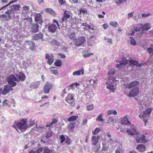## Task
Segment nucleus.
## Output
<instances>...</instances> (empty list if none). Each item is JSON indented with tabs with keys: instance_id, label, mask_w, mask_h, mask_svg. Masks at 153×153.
<instances>
[{
	"instance_id": "obj_24",
	"label": "nucleus",
	"mask_w": 153,
	"mask_h": 153,
	"mask_svg": "<svg viewBox=\"0 0 153 153\" xmlns=\"http://www.w3.org/2000/svg\"><path fill=\"white\" fill-rule=\"evenodd\" d=\"M121 123L122 125H128L131 124V123L128 120L127 115H126L121 119Z\"/></svg>"
},
{
	"instance_id": "obj_16",
	"label": "nucleus",
	"mask_w": 153,
	"mask_h": 153,
	"mask_svg": "<svg viewBox=\"0 0 153 153\" xmlns=\"http://www.w3.org/2000/svg\"><path fill=\"white\" fill-rule=\"evenodd\" d=\"M74 97L73 94H69L66 97L65 100L69 103H72L74 101Z\"/></svg>"
},
{
	"instance_id": "obj_23",
	"label": "nucleus",
	"mask_w": 153,
	"mask_h": 153,
	"mask_svg": "<svg viewBox=\"0 0 153 153\" xmlns=\"http://www.w3.org/2000/svg\"><path fill=\"white\" fill-rule=\"evenodd\" d=\"M139 82L138 81H133L129 84H128L126 85V87L128 88H131L134 86L139 85Z\"/></svg>"
},
{
	"instance_id": "obj_56",
	"label": "nucleus",
	"mask_w": 153,
	"mask_h": 153,
	"mask_svg": "<svg viewBox=\"0 0 153 153\" xmlns=\"http://www.w3.org/2000/svg\"><path fill=\"white\" fill-rule=\"evenodd\" d=\"M52 134V132L51 131H48L47 133L46 137L47 138L50 137Z\"/></svg>"
},
{
	"instance_id": "obj_17",
	"label": "nucleus",
	"mask_w": 153,
	"mask_h": 153,
	"mask_svg": "<svg viewBox=\"0 0 153 153\" xmlns=\"http://www.w3.org/2000/svg\"><path fill=\"white\" fill-rule=\"evenodd\" d=\"M39 26L37 24L33 23L31 25V31L32 32L36 33L38 32V28Z\"/></svg>"
},
{
	"instance_id": "obj_10",
	"label": "nucleus",
	"mask_w": 153,
	"mask_h": 153,
	"mask_svg": "<svg viewBox=\"0 0 153 153\" xmlns=\"http://www.w3.org/2000/svg\"><path fill=\"white\" fill-rule=\"evenodd\" d=\"M24 45L25 47H26L28 45L30 46V49L32 50H33V48L35 46V44L34 42L32 40H27L25 41V42Z\"/></svg>"
},
{
	"instance_id": "obj_52",
	"label": "nucleus",
	"mask_w": 153,
	"mask_h": 153,
	"mask_svg": "<svg viewBox=\"0 0 153 153\" xmlns=\"http://www.w3.org/2000/svg\"><path fill=\"white\" fill-rule=\"evenodd\" d=\"M86 29H87L86 30H88L89 32H91V30H93V31L94 30V29L93 27L92 28H91V26H90L89 25H87V24H86Z\"/></svg>"
},
{
	"instance_id": "obj_34",
	"label": "nucleus",
	"mask_w": 153,
	"mask_h": 153,
	"mask_svg": "<svg viewBox=\"0 0 153 153\" xmlns=\"http://www.w3.org/2000/svg\"><path fill=\"white\" fill-rule=\"evenodd\" d=\"M142 27V24L141 23H140L137 25L134 24L133 25V27L134 30L136 31H138L140 29L141 27Z\"/></svg>"
},
{
	"instance_id": "obj_49",
	"label": "nucleus",
	"mask_w": 153,
	"mask_h": 153,
	"mask_svg": "<svg viewBox=\"0 0 153 153\" xmlns=\"http://www.w3.org/2000/svg\"><path fill=\"white\" fill-rule=\"evenodd\" d=\"M130 44L133 45H135L136 44V42L135 41L132 37H130Z\"/></svg>"
},
{
	"instance_id": "obj_11",
	"label": "nucleus",
	"mask_w": 153,
	"mask_h": 153,
	"mask_svg": "<svg viewBox=\"0 0 153 153\" xmlns=\"http://www.w3.org/2000/svg\"><path fill=\"white\" fill-rule=\"evenodd\" d=\"M13 90V88L10 85H6L4 86V88L2 91V94L3 95H5Z\"/></svg>"
},
{
	"instance_id": "obj_1",
	"label": "nucleus",
	"mask_w": 153,
	"mask_h": 153,
	"mask_svg": "<svg viewBox=\"0 0 153 153\" xmlns=\"http://www.w3.org/2000/svg\"><path fill=\"white\" fill-rule=\"evenodd\" d=\"M117 80L112 76L109 77L108 81L106 82L107 84L106 88L109 89L110 91L114 92L115 88V85L117 84Z\"/></svg>"
},
{
	"instance_id": "obj_47",
	"label": "nucleus",
	"mask_w": 153,
	"mask_h": 153,
	"mask_svg": "<svg viewBox=\"0 0 153 153\" xmlns=\"http://www.w3.org/2000/svg\"><path fill=\"white\" fill-rule=\"evenodd\" d=\"M104 39L105 41H106V42L108 43L109 44H112V39H111L107 38L105 37H104Z\"/></svg>"
},
{
	"instance_id": "obj_61",
	"label": "nucleus",
	"mask_w": 153,
	"mask_h": 153,
	"mask_svg": "<svg viewBox=\"0 0 153 153\" xmlns=\"http://www.w3.org/2000/svg\"><path fill=\"white\" fill-rule=\"evenodd\" d=\"M114 120V117L113 116H110L109 117L108 119V122H110V124L113 123Z\"/></svg>"
},
{
	"instance_id": "obj_4",
	"label": "nucleus",
	"mask_w": 153,
	"mask_h": 153,
	"mask_svg": "<svg viewBox=\"0 0 153 153\" xmlns=\"http://www.w3.org/2000/svg\"><path fill=\"white\" fill-rule=\"evenodd\" d=\"M17 79L14 75L11 74L8 77L7 81L10 85L14 87L16 85V83L15 81L17 82Z\"/></svg>"
},
{
	"instance_id": "obj_62",
	"label": "nucleus",
	"mask_w": 153,
	"mask_h": 153,
	"mask_svg": "<svg viewBox=\"0 0 153 153\" xmlns=\"http://www.w3.org/2000/svg\"><path fill=\"white\" fill-rule=\"evenodd\" d=\"M115 73V70L114 69H111V70L108 71V75L110 74H114Z\"/></svg>"
},
{
	"instance_id": "obj_35",
	"label": "nucleus",
	"mask_w": 153,
	"mask_h": 153,
	"mask_svg": "<svg viewBox=\"0 0 153 153\" xmlns=\"http://www.w3.org/2000/svg\"><path fill=\"white\" fill-rule=\"evenodd\" d=\"M142 29L143 30H148L150 29L151 27V25L148 23H146L143 26L142 25Z\"/></svg>"
},
{
	"instance_id": "obj_12",
	"label": "nucleus",
	"mask_w": 153,
	"mask_h": 153,
	"mask_svg": "<svg viewBox=\"0 0 153 153\" xmlns=\"http://www.w3.org/2000/svg\"><path fill=\"white\" fill-rule=\"evenodd\" d=\"M53 55L52 53H46L45 55V59H48V63L49 65H51L53 62Z\"/></svg>"
},
{
	"instance_id": "obj_51",
	"label": "nucleus",
	"mask_w": 153,
	"mask_h": 153,
	"mask_svg": "<svg viewBox=\"0 0 153 153\" xmlns=\"http://www.w3.org/2000/svg\"><path fill=\"white\" fill-rule=\"evenodd\" d=\"M59 138L61 140L60 143H63L65 140V138L63 135H61L59 136Z\"/></svg>"
},
{
	"instance_id": "obj_27",
	"label": "nucleus",
	"mask_w": 153,
	"mask_h": 153,
	"mask_svg": "<svg viewBox=\"0 0 153 153\" xmlns=\"http://www.w3.org/2000/svg\"><path fill=\"white\" fill-rule=\"evenodd\" d=\"M137 149L140 152H144L146 150V147L144 145L141 144L137 146Z\"/></svg>"
},
{
	"instance_id": "obj_6",
	"label": "nucleus",
	"mask_w": 153,
	"mask_h": 153,
	"mask_svg": "<svg viewBox=\"0 0 153 153\" xmlns=\"http://www.w3.org/2000/svg\"><path fill=\"white\" fill-rule=\"evenodd\" d=\"M85 37L84 36H79L75 39V45L79 47L81 46L85 41Z\"/></svg>"
},
{
	"instance_id": "obj_41",
	"label": "nucleus",
	"mask_w": 153,
	"mask_h": 153,
	"mask_svg": "<svg viewBox=\"0 0 153 153\" xmlns=\"http://www.w3.org/2000/svg\"><path fill=\"white\" fill-rule=\"evenodd\" d=\"M18 0H13L12 1H10L8 4H7L2 7L0 9V10H1L2 9H4V8L7 7L10 4H12L13 3H14L16 2V1H17Z\"/></svg>"
},
{
	"instance_id": "obj_36",
	"label": "nucleus",
	"mask_w": 153,
	"mask_h": 153,
	"mask_svg": "<svg viewBox=\"0 0 153 153\" xmlns=\"http://www.w3.org/2000/svg\"><path fill=\"white\" fill-rule=\"evenodd\" d=\"M45 11L47 13H50L53 16L55 15V11L51 8H48L46 9L45 10Z\"/></svg>"
},
{
	"instance_id": "obj_29",
	"label": "nucleus",
	"mask_w": 153,
	"mask_h": 153,
	"mask_svg": "<svg viewBox=\"0 0 153 153\" xmlns=\"http://www.w3.org/2000/svg\"><path fill=\"white\" fill-rule=\"evenodd\" d=\"M29 7L28 6H24L23 7L22 13L23 14H27L29 12Z\"/></svg>"
},
{
	"instance_id": "obj_20",
	"label": "nucleus",
	"mask_w": 153,
	"mask_h": 153,
	"mask_svg": "<svg viewBox=\"0 0 153 153\" xmlns=\"http://www.w3.org/2000/svg\"><path fill=\"white\" fill-rule=\"evenodd\" d=\"M129 62L131 66H132V67H134L135 65L137 67H140L143 65L142 64H139L138 63V62L132 59L129 61Z\"/></svg>"
},
{
	"instance_id": "obj_57",
	"label": "nucleus",
	"mask_w": 153,
	"mask_h": 153,
	"mask_svg": "<svg viewBox=\"0 0 153 153\" xmlns=\"http://www.w3.org/2000/svg\"><path fill=\"white\" fill-rule=\"evenodd\" d=\"M99 129L97 128L94 130V131L92 133L94 135H96L99 132Z\"/></svg>"
},
{
	"instance_id": "obj_40",
	"label": "nucleus",
	"mask_w": 153,
	"mask_h": 153,
	"mask_svg": "<svg viewBox=\"0 0 153 153\" xmlns=\"http://www.w3.org/2000/svg\"><path fill=\"white\" fill-rule=\"evenodd\" d=\"M0 18L2 19V20H7L9 19L7 16L6 14H3L1 15L0 16Z\"/></svg>"
},
{
	"instance_id": "obj_13",
	"label": "nucleus",
	"mask_w": 153,
	"mask_h": 153,
	"mask_svg": "<svg viewBox=\"0 0 153 153\" xmlns=\"http://www.w3.org/2000/svg\"><path fill=\"white\" fill-rule=\"evenodd\" d=\"M52 87V85L49 82H47L44 87V92L45 93H48Z\"/></svg>"
},
{
	"instance_id": "obj_30",
	"label": "nucleus",
	"mask_w": 153,
	"mask_h": 153,
	"mask_svg": "<svg viewBox=\"0 0 153 153\" xmlns=\"http://www.w3.org/2000/svg\"><path fill=\"white\" fill-rule=\"evenodd\" d=\"M26 123L27 125V128H30L34 125V120L30 119L27 121V120Z\"/></svg>"
},
{
	"instance_id": "obj_55",
	"label": "nucleus",
	"mask_w": 153,
	"mask_h": 153,
	"mask_svg": "<svg viewBox=\"0 0 153 153\" xmlns=\"http://www.w3.org/2000/svg\"><path fill=\"white\" fill-rule=\"evenodd\" d=\"M141 143H144L147 142V141L145 139V136L144 135H142L141 137Z\"/></svg>"
},
{
	"instance_id": "obj_45",
	"label": "nucleus",
	"mask_w": 153,
	"mask_h": 153,
	"mask_svg": "<svg viewBox=\"0 0 153 153\" xmlns=\"http://www.w3.org/2000/svg\"><path fill=\"white\" fill-rule=\"evenodd\" d=\"M78 116H73L70 118H69L68 120V121H75L76 120V117H78Z\"/></svg>"
},
{
	"instance_id": "obj_33",
	"label": "nucleus",
	"mask_w": 153,
	"mask_h": 153,
	"mask_svg": "<svg viewBox=\"0 0 153 153\" xmlns=\"http://www.w3.org/2000/svg\"><path fill=\"white\" fill-rule=\"evenodd\" d=\"M54 150L50 149L47 147H45L43 149V153H54Z\"/></svg>"
},
{
	"instance_id": "obj_7",
	"label": "nucleus",
	"mask_w": 153,
	"mask_h": 153,
	"mask_svg": "<svg viewBox=\"0 0 153 153\" xmlns=\"http://www.w3.org/2000/svg\"><path fill=\"white\" fill-rule=\"evenodd\" d=\"M130 60L128 59H126L125 58H123L122 59V60L120 61L119 60H116V62L117 63H119V64H117L116 66V67L119 68H121V67L127 64L129 62V61Z\"/></svg>"
},
{
	"instance_id": "obj_5",
	"label": "nucleus",
	"mask_w": 153,
	"mask_h": 153,
	"mask_svg": "<svg viewBox=\"0 0 153 153\" xmlns=\"http://www.w3.org/2000/svg\"><path fill=\"white\" fill-rule=\"evenodd\" d=\"M131 129H128L126 132L128 134L134 136L137 135L138 134V130L132 124L130 125Z\"/></svg>"
},
{
	"instance_id": "obj_53",
	"label": "nucleus",
	"mask_w": 153,
	"mask_h": 153,
	"mask_svg": "<svg viewBox=\"0 0 153 153\" xmlns=\"http://www.w3.org/2000/svg\"><path fill=\"white\" fill-rule=\"evenodd\" d=\"M75 37V35L74 33H71L69 35V37L70 39L72 40L74 39Z\"/></svg>"
},
{
	"instance_id": "obj_60",
	"label": "nucleus",
	"mask_w": 153,
	"mask_h": 153,
	"mask_svg": "<svg viewBox=\"0 0 153 153\" xmlns=\"http://www.w3.org/2000/svg\"><path fill=\"white\" fill-rule=\"evenodd\" d=\"M72 142L71 140L68 137L66 138V139L65 141V143H67L68 145L70 144Z\"/></svg>"
},
{
	"instance_id": "obj_46",
	"label": "nucleus",
	"mask_w": 153,
	"mask_h": 153,
	"mask_svg": "<svg viewBox=\"0 0 153 153\" xmlns=\"http://www.w3.org/2000/svg\"><path fill=\"white\" fill-rule=\"evenodd\" d=\"M109 24L114 27H116L117 25V23L116 21H111L109 22Z\"/></svg>"
},
{
	"instance_id": "obj_3",
	"label": "nucleus",
	"mask_w": 153,
	"mask_h": 153,
	"mask_svg": "<svg viewBox=\"0 0 153 153\" xmlns=\"http://www.w3.org/2000/svg\"><path fill=\"white\" fill-rule=\"evenodd\" d=\"M72 17L70 13L68 11H65L61 21V23L70 22L72 19Z\"/></svg>"
},
{
	"instance_id": "obj_8",
	"label": "nucleus",
	"mask_w": 153,
	"mask_h": 153,
	"mask_svg": "<svg viewBox=\"0 0 153 153\" xmlns=\"http://www.w3.org/2000/svg\"><path fill=\"white\" fill-rule=\"evenodd\" d=\"M111 135L108 134L106 133L105 135V137L104 139H102L103 142H105V143L108 144H112L113 142V140L111 138Z\"/></svg>"
},
{
	"instance_id": "obj_26",
	"label": "nucleus",
	"mask_w": 153,
	"mask_h": 153,
	"mask_svg": "<svg viewBox=\"0 0 153 153\" xmlns=\"http://www.w3.org/2000/svg\"><path fill=\"white\" fill-rule=\"evenodd\" d=\"M19 4V5H12L11 6L10 10L13 11L14 12L15 11H19L20 8Z\"/></svg>"
},
{
	"instance_id": "obj_31",
	"label": "nucleus",
	"mask_w": 153,
	"mask_h": 153,
	"mask_svg": "<svg viewBox=\"0 0 153 153\" xmlns=\"http://www.w3.org/2000/svg\"><path fill=\"white\" fill-rule=\"evenodd\" d=\"M84 72V71L83 69L75 71L73 72L72 75L74 76H78L80 75L81 74H82V75L83 74Z\"/></svg>"
},
{
	"instance_id": "obj_22",
	"label": "nucleus",
	"mask_w": 153,
	"mask_h": 153,
	"mask_svg": "<svg viewBox=\"0 0 153 153\" xmlns=\"http://www.w3.org/2000/svg\"><path fill=\"white\" fill-rule=\"evenodd\" d=\"M43 34L41 33H39L38 34H35L33 37V39L34 40H38L43 38Z\"/></svg>"
},
{
	"instance_id": "obj_15",
	"label": "nucleus",
	"mask_w": 153,
	"mask_h": 153,
	"mask_svg": "<svg viewBox=\"0 0 153 153\" xmlns=\"http://www.w3.org/2000/svg\"><path fill=\"white\" fill-rule=\"evenodd\" d=\"M16 79H18V82L20 81H24L25 79V76L24 74L22 72H20L19 75H16Z\"/></svg>"
},
{
	"instance_id": "obj_9",
	"label": "nucleus",
	"mask_w": 153,
	"mask_h": 153,
	"mask_svg": "<svg viewBox=\"0 0 153 153\" xmlns=\"http://www.w3.org/2000/svg\"><path fill=\"white\" fill-rule=\"evenodd\" d=\"M139 87H135L133 88L129 92L128 94L129 97H134L137 96L139 92Z\"/></svg>"
},
{
	"instance_id": "obj_37",
	"label": "nucleus",
	"mask_w": 153,
	"mask_h": 153,
	"mask_svg": "<svg viewBox=\"0 0 153 153\" xmlns=\"http://www.w3.org/2000/svg\"><path fill=\"white\" fill-rule=\"evenodd\" d=\"M74 123H70L68 126V128L69 130L73 131L74 129Z\"/></svg>"
},
{
	"instance_id": "obj_25",
	"label": "nucleus",
	"mask_w": 153,
	"mask_h": 153,
	"mask_svg": "<svg viewBox=\"0 0 153 153\" xmlns=\"http://www.w3.org/2000/svg\"><path fill=\"white\" fill-rule=\"evenodd\" d=\"M100 137L98 135L93 136L92 137V143L93 144L95 145L98 142Z\"/></svg>"
},
{
	"instance_id": "obj_21",
	"label": "nucleus",
	"mask_w": 153,
	"mask_h": 153,
	"mask_svg": "<svg viewBox=\"0 0 153 153\" xmlns=\"http://www.w3.org/2000/svg\"><path fill=\"white\" fill-rule=\"evenodd\" d=\"M57 28V27L54 24H51L48 27V31L52 33H54L55 32Z\"/></svg>"
},
{
	"instance_id": "obj_54",
	"label": "nucleus",
	"mask_w": 153,
	"mask_h": 153,
	"mask_svg": "<svg viewBox=\"0 0 153 153\" xmlns=\"http://www.w3.org/2000/svg\"><path fill=\"white\" fill-rule=\"evenodd\" d=\"M93 104L88 106L87 107V110L88 111L92 110L93 108Z\"/></svg>"
},
{
	"instance_id": "obj_43",
	"label": "nucleus",
	"mask_w": 153,
	"mask_h": 153,
	"mask_svg": "<svg viewBox=\"0 0 153 153\" xmlns=\"http://www.w3.org/2000/svg\"><path fill=\"white\" fill-rule=\"evenodd\" d=\"M51 43L52 45H53V46L55 45L56 46H58L59 45V42L55 39L53 40L52 41Z\"/></svg>"
},
{
	"instance_id": "obj_19",
	"label": "nucleus",
	"mask_w": 153,
	"mask_h": 153,
	"mask_svg": "<svg viewBox=\"0 0 153 153\" xmlns=\"http://www.w3.org/2000/svg\"><path fill=\"white\" fill-rule=\"evenodd\" d=\"M147 114L143 112L142 113H141L139 115V117L140 118L143 119V121L145 123V125L146 126V123L148 122L147 118L148 116H147Z\"/></svg>"
},
{
	"instance_id": "obj_28",
	"label": "nucleus",
	"mask_w": 153,
	"mask_h": 153,
	"mask_svg": "<svg viewBox=\"0 0 153 153\" xmlns=\"http://www.w3.org/2000/svg\"><path fill=\"white\" fill-rule=\"evenodd\" d=\"M32 19L31 17H28L24 19V22L25 23L26 25H28L31 23Z\"/></svg>"
},
{
	"instance_id": "obj_50",
	"label": "nucleus",
	"mask_w": 153,
	"mask_h": 153,
	"mask_svg": "<svg viewBox=\"0 0 153 153\" xmlns=\"http://www.w3.org/2000/svg\"><path fill=\"white\" fill-rule=\"evenodd\" d=\"M58 121V119L57 118L55 119H53L52 120V122L50 123V125L53 126V125L56 124Z\"/></svg>"
},
{
	"instance_id": "obj_64",
	"label": "nucleus",
	"mask_w": 153,
	"mask_h": 153,
	"mask_svg": "<svg viewBox=\"0 0 153 153\" xmlns=\"http://www.w3.org/2000/svg\"><path fill=\"white\" fill-rule=\"evenodd\" d=\"M147 51L149 53L153 54V49L150 48H149L147 49Z\"/></svg>"
},
{
	"instance_id": "obj_44",
	"label": "nucleus",
	"mask_w": 153,
	"mask_h": 153,
	"mask_svg": "<svg viewBox=\"0 0 153 153\" xmlns=\"http://www.w3.org/2000/svg\"><path fill=\"white\" fill-rule=\"evenodd\" d=\"M152 110V108H150L147 109L143 112L145 113H146L147 115H149L150 114Z\"/></svg>"
},
{
	"instance_id": "obj_58",
	"label": "nucleus",
	"mask_w": 153,
	"mask_h": 153,
	"mask_svg": "<svg viewBox=\"0 0 153 153\" xmlns=\"http://www.w3.org/2000/svg\"><path fill=\"white\" fill-rule=\"evenodd\" d=\"M93 54L92 53H87L84 54L83 55V56L85 58H86L89 57L91 55H92Z\"/></svg>"
},
{
	"instance_id": "obj_18",
	"label": "nucleus",
	"mask_w": 153,
	"mask_h": 153,
	"mask_svg": "<svg viewBox=\"0 0 153 153\" xmlns=\"http://www.w3.org/2000/svg\"><path fill=\"white\" fill-rule=\"evenodd\" d=\"M5 14L7 16L9 19H11L14 18L15 15L14 12L10 9L7 10L5 12Z\"/></svg>"
},
{
	"instance_id": "obj_14",
	"label": "nucleus",
	"mask_w": 153,
	"mask_h": 153,
	"mask_svg": "<svg viewBox=\"0 0 153 153\" xmlns=\"http://www.w3.org/2000/svg\"><path fill=\"white\" fill-rule=\"evenodd\" d=\"M35 20V22L39 24H41L43 22L42 16L40 13L36 14Z\"/></svg>"
},
{
	"instance_id": "obj_42",
	"label": "nucleus",
	"mask_w": 153,
	"mask_h": 153,
	"mask_svg": "<svg viewBox=\"0 0 153 153\" xmlns=\"http://www.w3.org/2000/svg\"><path fill=\"white\" fill-rule=\"evenodd\" d=\"M54 65L56 66H60L61 65V62L59 59H57L54 62Z\"/></svg>"
},
{
	"instance_id": "obj_32",
	"label": "nucleus",
	"mask_w": 153,
	"mask_h": 153,
	"mask_svg": "<svg viewBox=\"0 0 153 153\" xmlns=\"http://www.w3.org/2000/svg\"><path fill=\"white\" fill-rule=\"evenodd\" d=\"M40 84L39 81H37L35 82L32 83L30 85L31 88L36 89L37 88Z\"/></svg>"
},
{
	"instance_id": "obj_39",
	"label": "nucleus",
	"mask_w": 153,
	"mask_h": 153,
	"mask_svg": "<svg viewBox=\"0 0 153 153\" xmlns=\"http://www.w3.org/2000/svg\"><path fill=\"white\" fill-rule=\"evenodd\" d=\"M102 145H103L102 150L103 151H105L108 149V145L105 143V142H102Z\"/></svg>"
},
{
	"instance_id": "obj_2",
	"label": "nucleus",
	"mask_w": 153,
	"mask_h": 153,
	"mask_svg": "<svg viewBox=\"0 0 153 153\" xmlns=\"http://www.w3.org/2000/svg\"><path fill=\"white\" fill-rule=\"evenodd\" d=\"M27 119H26L20 120L16 124L17 128L22 132L25 131L27 128Z\"/></svg>"
},
{
	"instance_id": "obj_59",
	"label": "nucleus",
	"mask_w": 153,
	"mask_h": 153,
	"mask_svg": "<svg viewBox=\"0 0 153 153\" xmlns=\"http://www.w3.org/2000/svg\"><path fill=\"white\" fill-rule=\"evenodd\" d=\"M87 120L85 118H84L83 119L82 122L81 123V124L82 126H84L87 124Z\"/></svg>"
},
{
	"instance_id": "obj_63",
	"label": "nucleus",
	"mask_w": 153,
	"mask_h": 153,
	"mask_svg": "<svg viewBox=\"0 0 153 153\" xmlns=\"http://www.w3.org/2000/svg\"><path fill=\"white\" fill-rule=\"evenodd\" d=\"M62 50L65 52L68 53V48L67 47H65L64 46L62 48Z\"/></svg>"
},
{
	"instance_id": "obj_48",
	"label": "nucleus",
	"mask_w": 153,
	"mask_h": 153,
	"mask_svg": "<svg viewBox=\"0 0 153 153\" xmlns=\"http://www.w3.org/2000/svg\"><path fill=\"white\" fill-rule=\"evenodd\" d=\"M134 34V31L133 30L128 31V30L126 32V34L128 36H133Z\"/></svg>"
},
{
	"instance_id": "obj_38",
	"label": "nucleus",
	"mask_w": 153,
	"mask_h": 153,
	"mask_svg": "<svg viewBox=\"0 0 153 153\" xmlns=\"http://www.w3.org/2000/svg\"><path fill=\"white\" fill-rule=\"evenodd\" d=\"M107 115H109L112 114L114 115H116L117 114V112L116 111L113 110H108L107 111Z\"/></svg>"
}]
</instances>
